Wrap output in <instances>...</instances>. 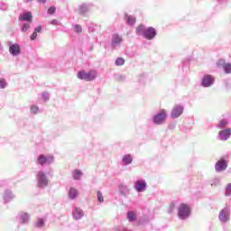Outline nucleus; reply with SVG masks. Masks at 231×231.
Returning <instances> with one entry per match:
<instances>
[{"label": "nucleus", "instance_id": "32", "mask_svg": "<svg viewBox=\"0 0 231 231\" xmlns=\"http://www.w3.org/2000/svg\"><path fill=\"white\" fill-rule=\"evenodd\" d=\"M231 194V183L228 184L226 188V196H230Z\"/></svg>", "mask_w": 231, "mask_h": 231}, {"label": "nucleus", "instance_id": "26", "mask_svg": "<svg viewBox=\"0 0 231 231\" xmlns=\"http://www.w3.org/2000/svg\"><path fill=\"white\" fill-rule=\"evenodd\" d=\"M28 221H30V216L26 213L22 214V223H28Z\"/></svg>", "mask_w": 231, "mask_h": 231}, {"label": "nucleus", "instance_id": "7", "mask_svg": "<svg viewBox=\"0 0 231 231\" xmlns=\"http://www.w3.org/2000/svg\"><path fill=\"white\" fill-rule=\"evenodd\" d=\"M144 37L148 39V41L154 39V37H156V30L152 27H149L144 32Z\"/></svg>", "mask_w": 231, "mask_h": 231}, {"label": "nucleus", "instance_id": "36", "mask_svg": "<svg viewBox=\"0 0 231 231\" xmlns=\"http://www.w3.org/2000/svg\"><path fill=\"white\" fill-rule=\"evenodd\" d=\"M225 64H226V61H225V60H218L217 66H223L224 68Z\"/></svg>", "mask_w": 231, "mask_h": 231}, {"label": "nucleus", "instance_id": "38", "mask_svg": "<svg viewBox=\"0 0 231 231\" xmlns=\"http://www.w3.org/2000/svg\"><path fill=\"white\" fill-rule=\"evenodd\" d=\"M37 39V32H33V33L31 35V41H35Z\"/></svg>", "mask_w": 231, "mask_h": 231}, {"label": "nucleus", "instance_id": "15", "mask_svg": "<svg viewBox=\"0 0 231 231\" xmlns=\"http://www.w3.org/2000/svg\"><path fill=\"white\" fill-rule=\"evenodd\" d=\"M77 196H79V191L75 188H70L69 190V198H70V199H75Z\"/></svg>", "mask_w": 231, "mask_h": 231}, {"label": "nucleus", "instance_id": "9", "mask_svg": "<svg viewBox=\"0 0 231 231\" xmlns=\"http://www.w3.org/2000/svg\"><path fill=\"white\" fill-rule=\"evenodd\" d=\"M227 167L226 161L225 160H220L218 161L216 165L215 169L217 171V172H221V171H225Z\"/></svg>", "mask_w": 231, "mask_h": 231}, {"label": "nucleus", "instance_id": "2", "mask_svg": "<svg viewBox=\"0 0 231 231\" xmlns=\"http://www.w3.org/2000/svg\"><path fill=\"white\" fill-rule=\"evenodd\" d=\"M178 210V216L180 219H187L190 216V208L185 203L180 204Z\"/></svg>", "mask_w": 231, "mask_h": 231}, {"label": "nucleus", "instance_id": "5", "mask_svg": "<svg viewBox=\"0 0 231 231\" xmlns=\"http://www.w3.org/2000/svg\"><path fill=\"white\" fill-rule=\"evenodd\" d=\"M181 115H183V106H175L171 111V118H179Z\"/></svg>", "mask_w": 231, "mask_h": 231}, {"label": "nucleus", "instance_id": "22", "mask_svg": "<svg viewBox=\"0 0 231 231\" xmlns=\"http://www.w3.org/2000/svg\"><path fill=\"white\" fill-rule=\"evenodd\" d=\"M35 226L37 228H41L42 226H44V220L42 218H38L35 223Z\"/></svg>", "mask_w": 231, "mask_h": 231}, {"label": "nucleus", "instance_id": "11", "mask_svg": "<svg viewBox=\"0 0 231 231\" xmlns=\"http://www.w3.org/2000/svg\"><path fill=\"white\" fill-rule=\"evenodd\" d=\"M145 187H147V183L143 180H137L135 182V189L137 192H143V190H145Z\"/></svg>", "mask_w": 231, "mask_h": 231}, {"label": "nucleus", "instance_id": "37", "mask_svg": "<svg viewBox=\"0 0 231 231\" xmlns=\"http://www.w3.org/2000/svg\"><path fill=\"white\" fill-rule=\"evenodd\" d=\"M88 7H86V5H81L80 6V14H84V12H87Z\"/></svg>", "mask_w": 231, "mask_h": 231}, {"label": "nucleus", "instance_id": "17", "mask_svg": "<svg viewBox=\"0 0 231 231\" xmlns=\"http://www.w3.org/2000/svg\"><path fill=\"white\" fill-rule=\"evenodd\" d=\"M147 29H145V26L143 25H139L137 28H136V33L137 35H143V37H145V32H146Z\"/></svg>", "mask_w": 231, "mask_h": 231}, {"label": "nucleus", "instance_id": "20", "mask_svg": "<svg viewBox=\"0 0 231 231\" xmlns=\"http://www.w3.org/2000/svg\"><path fill=\"white\" fill-rule=\"evenodd\" d=\"M126 23H127V24L133 25V24H134V23H136V18H134V16L127 15Z\"/></svg>", "mask_w": 231, "mask_h": 231}, {"label": "nucleus", "instance_id": "12", "mask_svg": "<svg viewBox=\"0 0 231 231\" xmlns=\"http://www.w3.org/2000/svg\"><path fill=\"white\" fill-rule=\"evenodd\" d=\"M219 135L221 140H228L231 135V128H226L219 132Z\"/></svg>", "mask_w": 231, "mask_h": 231}, {"label": "nucleus", "instance_id": "39", "mask_svg": "<svg viewBox=\"0 0 231 231\" xmlns=\"http://www.w3.org/2000/svg\"><path fill=\"white\" fill-rule=\"evenodd\" d=\"M41 30H42V28L41 26H38L35 28L34 32L41 33Z\"/></svg>", "mask_w": 231, "mask_h": 231}, {"label": "nucleus", "instance_id": "25", "mask_svg": "<svg viewBox=\"0 0 231 231\" xmlns=\"http://www.w3.org/2000/svg\"><path fill=\"white\" fill-rule=\"evenodd\" d=\"M226 125H228V122L225 121V120H221L219 122V124L217 125V127L219 129H224V127H226Z\"/></svg>", "mask_w": 231, "mask_h": 231}, {"label": "nucleus", "instance_id": "6", "mask_svg": "<svg viewBox=\"0 0 231 231\" xmlns=\"http://www.w3.org/2000/svg\"><path fill=\"white\" fill-rule=\"evenodd\" d=\"M219 219L220 221H222L223 223H226V221H228V219H230V211H228V209L225 208L222 209L219 213Z\"/></svg>", "mask_w": 231, "mask_h": 231}, {"label": "nucleus", "instance_id": "35", "mask_svg": "<svg viewBox=\"0 0 231 231\" xmlns=\"http://www.w3.org/2000/svg\"><path fill=\"white\" fill-rule=\"evenodd\" d=\"M0 88H1L2 89H5V88H6V82L5 81L4 79H0Z\"/></svg>", "mask_w": 231, "mask_h": 231}, {"label": "nucleus", "instance_id": "3", "mask_svg": "<svg viewBox=\"0 0 231 231\" xmlns=\"http://www.w3.org/2000/svg\"><path fill=\"white\" fill-rule=\"evenodd\" d=\"M167 120V111L165 109L160 110V112L153 116V122L160 125V124H163Z\"/></svg>", "mask_w": 231, "mask_h": 231}, {"label": "nucleus", "instance_id": "13", "mask_svg": "<svg viewBox=\"0 0 231 231\" xmlns=\"http://www.w3.org/2000/svg\"><path fill=\"white\" fill-rule=\"evenodd\" d=\"M9 51L14 56L19 55L21 53V47L18 44H13L10 46Z\"/></svg>", "mask_w": 231, "mask_h": 231}, {"label": "nucleus", "instance_id": "21", "mask_svg": "<svg viewBox=\"0 0 231 231\" xmlns=\"http://www.w3.org/2000/svg\"><path fill=\"white\" fill-rule=\"evenodd\" d=\"M80 176H82V171L79 170H75L73 175L74 180H80Z\"/></svg>", "mask_w": 231, "mask_h": 231}, {"label": "nucleus", "instance_id": "33", "mask_svg": "<svg viewBox=\"0 0 231 231\" xmlns=\"http://www.w3.org/2000/svg\"><path fill=\"white\" fill-rule=\"evenodd\" d=\"M75 32H76V33H82V26L77 24L75 26Z\"/></svg>", "mask_w": 231, "mask_h": 231}, {"label": "nucleus", "instance_id": "28", "mask_svg": "<svg viewBox=\"0 0 231 231\" xmlns=\"http://www.w3.org/2000/svg\"><path fill=\"white\" fill-rule=\"evenodd\" d=\"M174 208H176V205H174V203L170 204V206L168 207L169 214H172V212H174Z\"/></svg>", "mask_w": 231, "mask_h": 231}, {"label": "nucleus", "instance_id": "29", "mask_svg": "<svg viewBox=\"0 0 231 231\" xmlns=\"http://www.w3.org/2000/svg\"><path fill=\"white\" fill-rule=\"evenodd\" d=\"M97 200L99 201V203H104V196L100 191H97Z\"/></svg>", "mask_w": 231, "mask_h": 231}, {"label": "nucleus", "instance_id": "14", "mask_svg": "<svg viewBox=\"0 0 231 231\" xmlns=\"http://www.w3.org/2000/svg\"><path fill=\"white\" fill-rule=\"evenodd\" d=\"M122 42V38L118 34H114L112 36V46L115 48V46H118Z\"/></svg>", "mask_w": 231, "mask_h": 231}, {"label": "nucleus", "instance_id": "24", "mask_svg": "<svg viewBox=\"0 0 231 231\" xmlns=\"http://www.w3.org/2000/svg\"><path fill=\"white\" fill-rule=\"evenodd\" d=\"M127 218L129 221H134V219H136V215L134 214V212L130 211L128 212Z\"/></svg>", "mask_w": 231, "mask_h": 231}, {"label": "nucleus", "instance_id": "19", "mask_svg": "<svg viewBox=\"0 0 231 231\" xmlns=\"http://www.w3.org/2000/svg\"><path fill=\"white\" fill-rule=\"evenodd\" d=\"M38 163H40V165H44V163H48V158H46V156H44L43 154H41L38 157Z\"/></svg>", "mask_w": 231, "mask_h": 231}, {"label": "nucleus", "instance_id": "30", "mask_svg": "<svg viewBox=\"0 0 231 231\" xmlns=\"http://www.w3.org/2000/svg\"><path fill=\"white\" fill-rule=\"evenodd\" d=\"M56 10H57V8H55V6H51V7H50V8L48 9V14H49L50 15H53V14H55Z\"/></svg>", "mask_w": 231, "mask_h": 231}, {"label": "nucleus", "instance_id": "23", "mask_svg": "<svg viewBox=\"0 0 231 231\" xmlns=\"http://www.w3.org/2000/svg\"><path fill=\"white\" fill-rule=\"evenodd\" d=\"M116 66H124V64H125V60H124V58H117L116 60Z\"/></svg>", "mask_w": 231, "mask_h": 231}, {"label": "nucleus", "instance_id": "16", "mask_svg": "<svg viewBox=\"0 0 231 231\" xmlns=\"http://www.w3.org/2000/svg\"><path fill=\"white\" fill-rule=\"evenodd\" d=\"M82 216H84V213L82 212L81 209L76 208L74 210V212H73L74 219H80L82 217Z\"/></svg>", "mask_w": 231, "mask_h": 231}, {"label": "nucleus", "instance_id": "8", "mask_svg": "<svg viewBox=\"0 0 231 231\" xmlns=\"http://www.w3.org/2000/svg\"><path fill=\"white\" fill-rule=\"evenodd\" d=\"M212 84H214V78L212 75H207L202 79V86H204V88H209Z\"/></svg>", "mask_w": 231, "mask_h": 231}, {"label": "nucleus", "instance_id": "10", "mask_svg": "<svg viewBox=\"0 0 231 231\" xmlns=\"http://www.w3.org/2000/svg\"><path fill=\"white\" fill-rule=\"evenodd\" d=\"M32 19L33 15H32L31 12L20 14L19 16V21H26L27 23H32Z\"/></svg>", "mask_w": 231, "mask_h": 231}, {"label": "nucleus", "instance_id": "40", "mask_svg": "<svg viewBox=\"0 0 231 231\" xmlns=\"http://www.w3.org/2000/svg\"><path fill=\"white\" fill-rule=\"evenodd\" d=\"M43 97H45V100H49L50 97L48 96V94H43Z\"/></svg>", "mask_w": 231, "mask_h": 231}, {"label": "nucleus", "instance_id": "4", "mask_svg": "<svg viewBox=\"0 0 231 231\" xmlns=\"http://www.w3.org/2000/svg\"><path fill=\"white\" fill-rule=\"evenodd\" d=\"M48 185V179L46 175L42 171L38 172V186L46 187Z\"/></svg>", "mask_w": 231, "mask_h": 231}, {"label": "nucleus", "instance_id": "27", "mask_svg": "<svg viewBox=\"0 0 231 231\" xmlns=\"http://www.w3.org/2000/svg\"><path fill=\"white\" fill-rule=\"evenodd\" d=\"M223 68H224L225 73H226V74L231 73V64L230 63L225 64Z\"/></svg>", "mask_w": 231, "mask_h": 231}, {"label": "nucleus", "instance_id": "41", "mask_svg": "<svg viewBox=\"0 0 231 231\" xmlns=\"http://www.w3.org/2000/svg\"><path fill=\"white\" fill-rule=\"evenodd\" d=\"M38 3H42V4H44V3H46V0H38Z\"/></svg>", "mask_w": 231, "mask_h": 231}, {"label": "nucleus", "instance_id": "31", "mask_svg": "<svg viewBox=\"0 0 231 231\" xmlns=\"http://www.w3.org/2000/svg\"><path fill=\"white\" fill-rule=\"evenodd\" d=\"M31 111H32V113H33L34 115H37V113L39 112V106H32L31 107Z\"/></svg>", "mask_w": 231, "mask_h": 231}, {"label": "nucleus", "instance_id": "42", "mask_svg": "<svg viewBox=\"0 0 231 231\" xmlns=\"http://www.w3.org/2000/svg\"><path fill=\"white\" fill-rule=\"evenodd\" d=\"M28 2L32 1V0H27Z\"/></svg>", "mask_w": 231, "mask_h": 231}, {"label": "nucleus", "instance_id": "34", "mask_svg": "<svg viewBox=\"0 0 231 231\" xmlns=\"http://www.w3.org/2000/svg\"><path fill=\"white\" fill-rule=\"evenodd\" d=\"M30 30V23H24L22 27V32H26Z\"/></svg>", "mask_w": 231, "mask_h": 231}, {"label": "nucleus", "instance_id": "18", "mask_svg": "<svg viewBox=\"0 0 231 231\" xmlns=\"http://www.w3.org/2000/svg\"><path fill=\"white\" fill-rule=\"evenodd\" d=\"M123 162L125 163V165H129V163H133V157L129 154L125 155L123 157Z\"/></svg>", "mask_w": 231, "mask_h": 231}, {"label": "nucleus", "instance_id": "1", "mask_svg": "<svg viewBox=\"0 0 231 231\" xmlns=\"http://www.w3.org/2000/svg\"><path fill=\"white\" fill-rule=\"evenodd\" d=\"M78 79L80 80H86L87 82H91V80H95L97 79V71L90 70L86 72L81 70L78 73Z\"/></svg>", "mask_w": 231, "mask_h": 231}]
</instances>
